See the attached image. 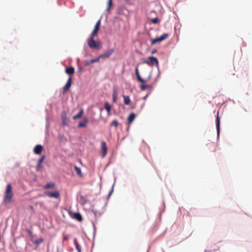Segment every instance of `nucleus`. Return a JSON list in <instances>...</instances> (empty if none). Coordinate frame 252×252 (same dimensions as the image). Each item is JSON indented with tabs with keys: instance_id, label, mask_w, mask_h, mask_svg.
Here are the masks:
<instances>
[{
	"instance_id": "nucleus-1",
	"label": "nucleus",
	"mask_w": 252,
	"mask_h": 252,
	"mask_svg": "<svg viewBox=\"0 0 252 252\" xmlns=\"http://www.w3.org/2000/svg\"><path fill=\"white\" fill-rule=\"evenodd\" d=\"M13 196V194L12 190V186L10 184H8L6 186V188L4 192L3 200V203L7 204L11 202Z\"/></svg>"
},
{
	"instance_id": "nucleus-2",
	"label": "nucleus",
	"mask_w": 252,
	"mask_h": 252,
	"mask_svg": "<svg viewBox=\"0 0 252 252\" xmlns=\"http://www.w3.org/2000/svg\"><path fill=\"white\" fill-rule=\"evenodd\" d=\"M94 36L90 35L87 40V43L89 47L92 49L99 50L101 48V43L99 40H94Z\"/></svg>"
},
{
	"instance_id": "nucleus-3",
	"label": "nucleus",
	"mask_w": 252,
	"mask_h": 252,
	"mask_svg": "<svg viewBox=\"0 0 252 252\" xmlns=\"http://www.w3.org/2000/svg\"><path fill=\"white\" fill-rule=\"evenodd\" d=\"M169 36V34L164 33L158 37H157L155 39H152L151 40L152 45H154L157 43H159L161 41L165 40Z\"/></svg>"
},
{
	"instance_id": "nucleus-4",
	"label": "nucleus",
	"mask_w": 252,
	"mask_h": 252,
	"mask_svg": "<svg viewBox=\"0 0 252 252\" xmlns=\"http://www.w3.org/2000/svg\"><path fill=\"white\" fill-rule=\"evenodd\" d=\"M44 194L50 198H54L56 199H59L60 198V192L57 190L53 191H46L44 192Z\"/></svg>"
},
{
	"instance_id": "nucleus-5",
	"label": "nucleus",
	"mask_w": 252,
	"mask_h": 252,
	"mask_svg": "<svg viewBox=\"0 0 252 252\" xmlns=\"http://www.w3.org/2000/svg\"><path fill=\"white\" fill-rule=\"evenodd\" d=\"M142 63L152 65H156L157 66H158V59L153 56L150 57L147 60L144 61Z\"/></svg>"
},
{
	"instance_id": "nucleus-6",
	"label": "nucleus",
	"mask_w": 252,
	"mask_h": 252,
	"mask_svg": "<svg viewBox=\"0 0 252 252\" xmlns=\"http://www.w3.org/2000/svg\"><path fill=\"white\" fill-rule=\"evenodd\" d=\"M114 50L113 49H110L104 53L99 56V58L105 59L108 58L114 53Z\"/></svg>"
},
{
	"instance_id": "nucleus-7",
	"label": "nucleus",
	"mask_w": 252,
	"mask_h": 252,
	"mask_svg": "<svg viewBox=\"0 0 252 252\" xmlns=\"http://www.w3.org/2000/svg\"><path fill=\"white\" fill-rule=\"evenodd\" d=\"M100 23H101V19H100L95 24L94 28L90 35L95 36L96 35H97L98 32L100 28Z\"/></svg>"
},
{
	"instance_id": "nucleus-8",
	"label": "nucleus",
	"mask_w": 252,
	"mask_h": 252,
	"mask_svg": "<svg viewBox=\"0 0 252 252\" xmlns=\"http://www.w3.org/2000/svg\"><path fill=\"white\" fill-rule=\"evenodd\" d=\"M68 213L69 216L72 219H74L77 220H82V216L80 213H74L71 211H69Z\"/></svg>"
},
{
	"instance_id": "nucleus-9",
	"label": "nucleus",
	"mask_w": 252,
	"mask_h": 252,
	"mask_svg": "<svg viewBox=\"0 0 252 252\" xmlns=\"http://www.w3.org/2000/svg\"><path fill=\"white\" fill-rule=\"evenodd\" d=\"M101 148L102 150V157H104L106 155L107 152V145L105 141H101Z\"/></svg>"
},
{
	"instance_id": "nucleus-10",
	"label": "nucleus",
	"mask_w": 252,
	"mask_h": 252,
	"mask_svg": "<svg viewBox=\"0 0 252 252\" xmlns=\"http://www.w3.org/2000/svg\"><path fill=\"white\" fill-rule=\"evenodd\" d=\"M71 77H69L67 80V81L63 88V93H65L71 87Z\"/></svg>"
},
{
	"instance_id": "nucleus-11",
	"label": "nucleus",
	"mask_w": 252,
	"mask_h": 252,
	"mask_svg": "<svg viewBox=\"0 0 252 252\" xmlns=\"http://www.w3.org/2000/svg\"><path fill=\"white\" fill-rule=\"evenodd\" d=\"M43 150V147L41 145H36L33 149V152L36 155H40Z\"/></svg>"
},
{
	"instance_id": "nucleus-12",
	"label": "nucleus",
	"mask_w": 252,
	"mask_h": 252,
	"mask_svg": "<svg viewBox=\"0 0 252 252\" xmlns=\"http://www.w3.org/2000/svg\"><path fill=\"white\" fill-rule=\"evenodd\" d=\"M88 123V120L87 118H84L82 122H80L79 123L78 125V127H85L86 126L87 124Z\"/></svg>"
},
{
	"instance_id": "nucleus-13",
	"label": "nucleus",
	"mask_w": 252,
	"mask_h": 252,
	"mask_svg": "<svg viewBox=\"0 0 252 252\" xmlns=\"http://www.w3.org/2000/svg\"><path fill=\"white\" fill-rule=\"evenodd\" d=\"M135 74H136V77H137V78L139 82H141V83H145V82L146 81V80L143 79V78H142L141 77V76H140L139 73V71H138V67H136V68H135Z\"/></svg>"
},
{
	"instance_id": "nucleus-14",
	"label": "nucleus",
	"mask_w": 252,
	"mask_h": 252,
	"mask_svg": "<svg viewBox=\"0 0 252 252\" xmlns=\"http://www.w3.org/2000/svg\"><path fill=\"white\" fill-rule=\"evenodd\" d=\"M216 127H217V133L219 135L220 134V120L219 117V113H218L217 117V120H216Z\"/></svg>"
},
{
	"instance_id": "nucleus-15",
	"label": "nucleus",
	"mask_w": 252,
	"mask_h": 252,
	"mask_svg": "<svg viewBox=\"0 0 252 252\" xmlns=\"http://www.w3.org/2000/svg\"><path fill=\"white\" fill-rule=\"evenodd\" d=\"M55 184L54 183H48L45 185H44L43 187L44 189H53L55 187Z\"/></svg>"
},
{
	"instance_id": "nucleus-16",
	"label": "nucleus",
	"mask_w": 252,
	"mask_h": 252,
	"mask_svg": "<svg viewBox=\"0 0 252 252\" xmlns=\"http://www.w3.org/2000/svg\"><path fill=\"white\" fill-rule=\"evenodd\" d=\"M124 102L125 105H129L131 102L130 97L128 95H123Z\"/></svg>"
},
{
	"instance_id": "nucleus-17",
	"label": "nucleus",
	"mask_w": 252,
	"mask_h": 252,
	"mask_svg": "<svg viewBox=\"0 0 252 252\" xmlns=\"http://www.w3.org/2000/svg\"><path fill=\"white\" fill-rule=\"evenodd\" d=\"M65 73L69 75L73 74L74 73V68L72 66L66 67L65 68Z\"/></svg>"
},
{
	"instance_id": "nucleus-18",
	"label": "nucleus",
	"mask_w": 252,
	"mask_h": 252,
	"mask_svg": "<svg viewBox=\"0 0 252 252\" xmlns=\"http://www.w3.org/2000/svg\"><path fill=\"white\" fill-rule=\"evenodd\" d=\"M135 118V115L134 113H131L129 116L128 117V118H127V121H128V123L129 124H130L132 123V122L133 121V120H134Z\"/></svg>"
},
{
	"instance_id": "nucleus-19",
	"label": "nucleus",
	"mask_w": 252,
	"mask_h": 252,
	"mask_svg": "<svg viewBox=\"0 0 252 252\" xmlns=\"http://www.w3.org/2000/svg\"><path fill=\"white\" fill-rule=\"evenodd\" d=\"M112 97H113V102L114 103H116L117 99H118V93L116 89L113 90Z\"/></svg>"
},
{
	"instance_id": "nucleus-20",
	"label": "nucleus",
	"mask_w": 252,
	"mask_h": 252,
	"mask_svg": "<svg viewBox=\"0 0 252 252\" xmlns=\"http://www.w3.org/2000/svg\"><path fill=\"white\" fill-rule=\"evenodd\" d=\"M74 244L75 246L76 249L77 251V252H81V246L78 244L77 240L76 238H74L73 240Z\"/></svg>"
},
{
	"instance_id": "nucleus-21",
	"label": "nucleus",
	"mask_w": 252,
	"mask_h": 252,
	"mask_svg": "<svg viewBox=\"0 0 252 252\" xmlns=\"http://www.w3.org/2000/svg\"><path fill=\"white\" fill-rule=\"evenodd\" d=\"M104 108L107 111V114L110 115L111 111V106L108 102H106L104 103Z\"/></svg>"
},
{
	"instance_id": "nucleus-22",
	"label": "nucleus",
	"mask_w": 252,
	"mask_h": 252,
	"mask_svg": "<svg viewBox=\"0 0 252 252\" xmlns=\"http://www.w3.org/2000/svg\"><path fill=\"white\" fill-rule=\"evenodd\" d=\"M74 170H75L76 173L77 174V175L80 177H82V173L81 172V168L77 167L76 165H74Z\"/></svg>"
},
{
	"instance_id": "nucleus-23",
	"label": "nucleus",
	"mask_w": 252,
	"mask_h": 252,
	"mask_svg": "<svg viewBox=\"0 0 252 252\" xmlns=\"http://www.w3.org/2000/svg\"><path fill=\"white\" fill-rule=\"evenodd\" d=\"M83 113V110L82 109H81L79 111V112H78V113L75 115H74L73 117V120H76V119H77L79 118H80L82 114Z\"/></svg>"
},
{
	"instance_id": "nucleus-24",
	"label": "nucleus",
	"mask_w": 252,
	"mask_h": 252,
	"mask_svg": "<svg viewBox=\"0 0 252 252\" xmlns=\"http://www.w3.org/2000/svg\"><path fill=\"white\" fill-rule=\"evenodd\" d=\"M43 242V239L42 238H39L36 240L32 241L33 244L35 245H39V244L42 243Z\"/></svg>"
},
{
	"instance_id": "nucleus-25",
	"label": "nucleus",
	"mask_w": 252,
	"mask_h": 252,
	"mask_svg": "<svg viewBox=\"0 0 252 252\" xmlns=\"http://www.w3.org/2000/svg\"><path fill=\"white\" fill-rule=\"evenodd\" d=\"M151 87L150 85H147V84H142L141 86H140V88L143 91H144L147 89H150L151 88Z\"/></svg>"
},
{
	"instance_id": "nucleus-26",
	"label": "nucleus",
	"mask_w": 252,
	"mask_h": 252,
	"mask_svg": "<svg viewBox=\"0 0 252 252\" xmlns=\"http://www.w3.org/2000/svg\"><path fill=\"white\" fill-rule=\"evenodd\" d=\"M118 125V122L116 120H113L111 124V126H114L116 127H117Z\"/></svg>"
},
{
	"instance_id": "nucleus-27",
	"label": "nucleus",
	"mask_w": 252,
	"mask_h": 252,
	"mask_svg": "<svg viewBox=\"0 0 252 252\" xmlns=\"http://www.w3.org/2000/svg\"><path fill=\"white\" fill-rule=\"evenodd\" d=\"M151 22L154 24H157L159 22V19L158 18L156 17L151 19Z\"/></svg>"
},
{
	"instance_id": "nucleus-28",
	"label": "nucleus",
	"mask_w": 252,
	"mask_h": 252,
	"mask_svg": "<svg viewBox=\"0 0 252 252\" xmlns=\"http://www.w3.org/2000/svg\"><path fill=\"white\" fill-rule=\"evenodd\" d=\"M100 59V58H99V56H98L97 58H96L94 59L90 60V63H94L96 62H99Z\"/></svg>"
},
{
	"instance_id": "nucleus-29",
	"label": "nucleus",
	"mask_w": 252,
	"mask_h": 252,
	"mask_svg": "<svg viewBox=\"0 0 252 252\" xmlns=\"http://www.w3.org/2000/svg\"><path fill=\"white\" fill-rule=\"evenodd\" d=\"M44 159H45V156H44L41 157L39 158V159L38 160V162L39 163V164H41L42 163V162L44 161Z\"/></svg>"
},
{
	"instance_id": "nucleus-30",
	"label": "nucleus",
	"mask_w": 252,
	"mask_h": 252,
	"mask_svg": "<svg viewBox=\"0 0 252 252\" xmlns=\"http://www.w3.org/2000/svg\"><path fill=\"white\" fill-rule=\"evenodd\" d=\"M42 167L41 164H39V163L38 162V164L36 166L37 170H38L40 168Z\"/></svg>"
},
{
	"instance_id": "nucleus-31",
	"label": "nucleus",
	"mask_w": 252,
	"mask_h": 252,
	"mask_svg": "<svg viewBox=\"0 0 252 252\" xmlns=\"http://www.w3.org/2000/svg\"><path fill=\"white\" fill-rule=\"evenodd\" d=\"M92 63H90V61H86L85 62V65H89L90 64H91Z\"/></svg>"
},
{
	"instance_id": "nucleus-32",
	"label": "nucleus",
	"mask_w": 252,
	"mask_h": 252,
	"mask_svg": "<svg viewBox=\"0 0 252 252\" xmlns=\"http://www.w3.org/2000/svg\"><path fill=\"white\" fill-rule=\"evenodd\" d=\"M112 3V0H109V1H108V6H109V7H110Z\"/></svg>"
},
{
	"instance_id": "nucleus-33",
	"label": "nucleus",
	"mask_w": 252,
	"mask_h": 252,
	"mask_svg": "<svg viewBox=\"0 0 252 252\" xmlns=\"http://www.w3.org/2000/svg\"><path fill=\"white\" fill-rule=\"evenodd\" d=\"M156 52H157V50L155 49V50H152L151 53H152V54H155Z\"/></svg>"
}]
</instances>
